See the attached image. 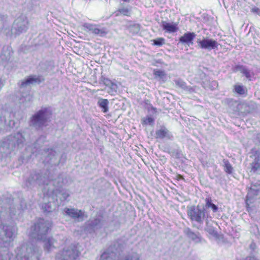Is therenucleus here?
Masks as SVG:
<instances>
[{
	"label": "nucleus",
	"instance_id": "1",
	"mask_svg": "<svg viewBox=\"0 0 260 260\" xmlns=\"http://www.w3.org/2000/svg\"><path fill=\"white\" fill-rule=\"evenodd\" d=\"M246 190L245 204L247 211L249 212L251 210L250 205L255 200H260V183H251L249 186H247Z\"/></svg>",
	"mask_w": 260,
	"mask_h": 260
},
{
	"label": "nucleus",
	"instance_id": "2",
	"mask_svg": "<svg viewBox=\"0 0 260 260\" xmlns=\"http://www.w3.org/2000/svg\"><path fill=\"white\" fill-rule=\"evenodd\" d=\"M51 115L52 113L50 109H42L32 116L31 123L34 126L39 127L45 125Z\"/></svg>",
	"mask_w": 260,
	"mask_h": 260
},
{
	"label": "nucleus",
	"instance_id": "3",
	"mask_svg": "<svg viewBox=\"0 0 260 260\" xmlns=\"http://www.w3.org/2000/svg\"><path fill=\"white\" fill-rule=\"evenodd\" d=\"M29 21L25 15L21 14L14 21L10 35H19L26 31L28 28Z\"/></svg>",
	"mask_w": 260,
	"mask_h": 260
},
{
	"label": "nucleus",
	"instance_id": "4",
	"mask_svg": "<svg viewBox=\"0 0 260 260\" xmlns=\"http://www.w3.org/2000/svg\"><path fill=\"white\" fill-rule=\"evenodd\" d=\"M80 252L75 246H71L64 248L57 253L56 257L58 260H77L79 256Z\"/></svg>",
	"mask_w": 260,
	"mask_h": 260
},
{
	"label": "nucleus",
	"instance_id": "5",
	"mask_svg": "<svg viewBox=\"0 0 260 260\" xmlns=\"http://www.w3.org/2000/svg\"><path fill=\"white\" fill-rule=\"evenodd\" d=\"M187 214L191 221L201 223L205 217V212L199 206H191L187 211Z\"/></svg>",
	"mask_w": 260,
	"mask_h": 260
},
{
	"label": "nucleus",
	"instance_id": "6",
	"mask_svg": "<svg viewBox=\"0 0 260 260\" xmlns=\"http://www.w3.org/2000/svg\"><path fill=\"white\" fill-rule=\"evenodd\" d=\"M197 43L201 49L208 51L217 48L218 44L216 41L208 38H204L202 40H199Z\"/></svg>",
	"mask_w": 260,
	"mask_h": 260
},
{
	"label": "nucleus",
	"instance_id": "7",
	"mask_svg": "<svg viewBox=\"0 0 260 260\" xmlns=\"http://www.w3.org/2000/svg\"><path fill=\"white\" fill-rule=\"evenodd\" d=\"M51 226V223L45 221L44 219L40 218L38 222L35 224L34 230L37 233L46 235Z\"/></svg>",
	"mask_w": 260,
	"mask_h": 260
},
{
	"label": "nucleus",
	"instance_id": "8",
	"mask_svg": "<svg viewBox=\"0 0 260 260\" xmlns=\"http://www.w3.org/2000/svg\"><path fill=\"white\" fill-rule=\"evenodd\" d=\"M83 27L85 31L91 32L94 35H99L101 37H104L107 34L105 28L100 29L95 24L85 23L83 25Z\"/></svg>",
	"mask_w": 260,
	"mask_h": 260
},
{
	"label": "nucleus",
	"instance_id": "9",
	"mask_svg": "<svg viewBox=\"0 0 260 260\" xmlns=\"http://www.w3.org/2000/svg\"><path fill=\"white\" fill-rule=\"evenodd\" d=\"M44 80V79L40 76H30L27 78L21 81L20 88L22 89L31 84H39Z\"/></svg>",
	"mask_w": 260,
	"mask_h": 260
},
{
	"label": "nucleus",
	"instance_id": "10",
	"mask_svg": "<svg viewBox=\"0 0 260 260\" xmlns=\"http://www.w3.org/2000/svg\"><path fill=\"white\" fill-rule=\"evenodd\" d=\"M12 54L11 47L6 46L3 48L2 52L0 54V61L2 64L10 60Z\"/></svg>",
	"mask_w": 260,
	"mask_h": 260
},
{
	"label": "nucleus",
	"instance_id": "11",
	"mask_svg": "<svg viewBox=\"0 0 260 260\" xmlns=\"http://www.w3.org/2000/svg\"><path fill=\"white\" fill-rule=\"evenodd\" d=\"M10 19L7 15L0 14V32L4 30L7 34L9 33L8 30L10 25Z\"/></svg>",
	"mask_w": 260,
	"mask_h": 260
},
{
	"label": "nucleus",
	"instance_id": "12",
	"mask_svg": "<svg viewBox=\"0 0 260 260\" xmlns=\"http://www.w3.org/2000/svg\"><path fill=\"white\" fill-rule=\"evenodd\" d=\"M64 212L66 214L74 219H80L83 220L84 218V214L81 210H78L73 208L70 209L66 208L64 209Z\"/></svg>",
	"mask_w": 260,
	"mask_h": 260
},
{
	"label": "nucleus",
	"instance_id": "13",
	"mask_svg": "<svg viewBox=\"0 0 260 260\" xmlns=\"http://www.w3.org/2000/svg\"><path fill=\"white\" fill-rule=\"evenodd\" d=\"M202 86L206 89L214 90L218 87V83L215 80H212L208 77H206L202 81Z\"/></svg>",
	"mask_w": 260,
	"mask_h": 260
},
{
	"label": "nucleus",
	"instance_id": "14",
	"mask_svg": "<svg viewBox=\"0 0 260 260\" xmlns=\"http://www.w3.org/2000/svg\"><path fill=\"white\" fill-rule=\"evenodd\" d=\"M250 172L253 174L260 175V156L255 157L250 164Z\"/></svg>",
	"mask_w": 260,
	"mask_h": 260
},
{
	"label": "nucleus",
	"instance_id": "15",
	"mask_svg": "<svg viewBox=\"0 0 260 260\" xmlns=\"http://www.w3.org/2000/svg\"><path fill=\"white\" fill-rule=\"evenodd\" d=\"M196 36V35L194 32H188L179 38V42L188 45L192 44L193 43L192 41Z\"/></svg>",
	"mask_w": 260,
	"mask_h": 260
},
{
	"label": "nucleus",
	"instance_id": "16",
	"mask_svg": "<svg viewBox=\"0 0 260 260\" xmlns=\"http://www.w3.org/2000/svg\"><path fill=\"white\" fill-rule=\"evenodd\" d=\"M162 28L169 32H175L178 30L177 24L175 23H168L166 21L161 22Z\"/></svg>",
	"mask_w": 260,
	"mask_h": 260
},
{
	"label": "nucleus",
	"instance_id": "17",
	"mask_svg": "<svg viewBox=\"0 0 260 260\" xmlns=\"http://www.w3.org/2000/svg\"><path fill=\"white\" fill-rule=\"evenodd\" d=\"M174 81L176 85L185 90L188 91L189 92H193L195 91L194 87L187 86L185 82L180 78L176 79Z\"/></svg>",
	"mask_w": 260,
	"mask_h": 260
},
{
	"label": "nucleus",
	"instance_id": "18",
	"mask_svg": "<svg viewBox=\"0 0 260 260\" xmlns=\"http://www.w3.org/2000/svg\"><path fill=\"white\" fill-rule=\"evenodd\" d=\"M98 104L102 108V111L104 113H107L108 111L109 101L108 100L100 99L98 102Z\"/></svg>",
	"mask_w": 260,
	"mask_h": 260
},
{
	"label": "nucleus",
	"instance_id": "19",
	"mask_svg": "<svg viewBox=\"0 0 260 260\" xmlns=\"http://www.w3.org/2000/svg\"><path fill=\"white\" fill-rule=\"evenodd\" d=\"M3 229L5 230L6 237L9 238V239L6 241V242L12 241L13 240V236L14 235V233L10 229V227L8 225H4Z\"/></svg>",
	"mask_w": 260,
	"mask_h": 260
},
{
	"label": "nucleus",
	"instance_id": "20",
	"mask_svg": "<svg viewBox=\"0 0 260 260\" xmlns=\"http://www.w3.org/2000/svg\"><path fill=\"white\" fill-rule=\"evenodd\" d=\"M206 206L208 208H211L213 212H216L218 210V207L215 204L212 203V199L210 197L206 198L205 200Z\"/></svg>",
	"mask_w": 260,
	"mask_h": 260
},
{
	"label": "nucleus",
	"instance_id": "21",
	"mask_svg": "<svg viewBox=\"0 0 260 260\" xmlns=\"http://www.w3.org/2000/svg\"><path fill=\"white\" fill-rule=\"evenodd\" d=\"M234 90L240 95L245 94L247 92V88L242 85H235L234 86Z\"/></svg>",
	"mask_w": 260,
	"mask_h": 260
},
{
	"label": "nucleus",
	"instance_id": "22",
	"mask_svg": "<svg viewBox=\"0 0 260 260\" xmlns=\"http://www.w3.org/2000/svg\"><path fill=\"white\" fill-rule=\"evenodd\" d=\"M223 162L224 171L228 174H232L233 173V168L232 167L229 160H224Z\"/></svg>",
	"mask_w": 260,
	"mask_h": 260
},
{
	"label": "nucleus",
	"instance_id": "23",
	"mask_svg": "<svg viewBox=\"0 0 260 260\" xmlns=\"http://www.w3.org/2000/svg\"><path fill=\"white\" fill-rule=\"evenodd\" d=\"M55 240L52 238H48L46 240V242L45 245V248L47 250V251H49L52 248H54L55 247L53 246V244Z\"/></svg>",
	"mask_w": 260,
	"mask_h": 260
},
{
	"label": "nucleus",
	"instance_id": "24",
	"mask_svg": "<svg viewBox=\"0 0 260 260\" xmlns=\"http://www.w3.org/2000/svg\"><path fill=\"white\" fill-rule=\"evenodd\" d=\"M154 75L156 78H159V79H163L166 77V73L164 71L161 70H154Z\"/></svg>",
	"mask_w": 260,
	"mask_h": 260
},
{
	"label": "nucleus",
	"instance_id": "25",
	"mask_svg": "<svg viewBox=\"0 0 260 260\" xmlns=\"http://www.w3.org/2000/svg\"><path fill=\"white\" fill-rule=\"evenodd\" d=\"M104 84L107 86H109L111 88L114 89L116 87V85L113 83L108 78H104L103 80Z\"/></svg>",
	"mask_w": 260,
	"mask_h": 260
},
{
	"label": "nucleus",
	"instance_id": "26",
	"mask_svg": "<svg viewBox=\"0 0 260 260\" xmlns=\"http://www.w3.org/2000/svg\"><path fill=\"white\" fill-rule=\"evenodd\" d=\"M154 122V119L152 117H147L142 119V124L143 125H151Z\"/></svg>",
	"mask_w": 260,
	"mask_h": 260
},
{
	"label": "nucleus",
	"instance_id": "27",
	"mask_svg": "<svg viewBox=\"0 0 260 260\" xmlns=\"http://www.w3.org/2000/svg\"><path fill=\"white\" fill-rule=\"evenodd\" d=\"M153 44L154 45L160 46L165 44V39L162 38H159L155 40H153Z\"/></svg>",
	"mask_w": 260,
	"mask_h": 260
},
{
	"label": "nucleus",
	"instance_id": "28",
	"mask_svg": "<svg viewBox=\"0 0 260 260\" xmlns=\"http://www.w3.org/2000/svg\"><path fill=\"white\" fill-rule=\"evenodd\" d=\"M242 74H243L249 80H251L252 76L253 75V74L246 68L244 69Z\"/></svg>",
	"mask_w": 260,
	"mask_h": 260
},
{
	"label": "nucleus",
	"instance_id": "29",
	"mask_svg": "<svg viewBox=\"0 0 260 260\" xmlns=\"http://www.w3.org/2000/svg\"><path fill=\"white\" fill-rule=\"evenodd\" d=\"M245 68L246 67L242 65H237L235 66L234 71L235 72L240 71L242 73Z\"/></svg>",
	"mask_w": 260,
	"mask_h": 260
},
{
	"label": "nucleus",
	"instance_id": "30",
	"mask_svg": "<svg viewBox=\"0 0 260 260\" xmlns=\"http://www.w3.org/2000/svg\"><path fill=\"white\" fill-rule=\"evenodd\" d=\"M119 12L121 14H123L124 15H128L129 14V11L128 9L127 8H122L119 10Z\"/></svg>",
	"mask_w": 260,
	"mask_h": 260
},
{
	"label": "nucleus",
	"instance_id": "31",
	"mask_svg": "<svg viewBox=\"0 0 260 260\" xmlns=\"http://www.w3.org/2000/svg\"><path fill=\"white\" fill-rule=\"evenodd\" d=\"M108 253L106 252H104L101 256L100 260H110V257L108 255Z\"/></svg>",
	"mask_w": 260,
	"mask_h": 260
},
{
	"label": "nucleus",
	"instance_id": "32",
	"mask_svg": "<svg viewBox=\"0 0 260 260\" xmlns=\"http://www.w3.org/2000/svg\"><path fill=\"white\" fill-rule=\"evenodd\" d=\"M246 105L245 104H237V109L240 111L241 109L244 107H246Z\"/></svg>",
	"mask_w": 260,
	"mask_h": 260
},
{
	"label": "nucleus",
	"instance_id": "33",
	"mask_svg": "<svg viewBox=\"0 0 260 260\" xmlns=\"http://www.w3.org/2000/svg\"><path fill=\"white\" fill-rule=\"evenodd\" d=\"M176 178H177V179L178 180H181V179H182V180H183V179H184L182 175H180V174H178V175L176 176Z\"/></svg>",
	"mask_w": 260,
	"mask_h": 260
},
{
	"label": "nucleus",
	"instance_id": "34",
	"mask_svg": "<svg viewBox=\"0 0 260 260\" xmlns=\"http://www.w3.org/2000/svg\"><path fill=\"white\" fill-rule=\"evenodd\" d=\"M22 97H23L24 98H27V99H28V100H29L30 99V97L29 94H26V95H25V96L22 95Z\"/></svg>",
	"mask_w": 260,
	"mask_h": 260
},
{
	"label": "nucleus",
	"instance_id": "35",
	"mask_svg": "<svg viewBox=\"0 0 260 260\" xmlns=\"http://www.w3.org/2000/svg\"><path fill=\"white\" fill-rule=\"evenodd\" d=\"M34 233H35V234H36H36H37L38 236H39V235H40V236H41V237H42V234H41V233H37V232H36L35 230H34ZM43 234V235H44V234Z\"/></svg>",
	"mask_w": 260,
	"mask_h": 260
},
{
	"label": "nucleus",
	"instance_id": "36",
	"mask_svg": "<svg viewBox=\"0 0 260 260\" xmlns=\"http://www.w3.org/2000/svg\"><path fill=\"white\" fill-rule=\"evenodd\" d=\"M156 63H162V61H161V60H156Z\"/></svg>",
	"mask_w": 260,
	"mask_h": 260
},
{
	"label": "nucleus",
	"instance_id": "37",
	"mask_svg": "<svg viewBox=\"0 0 260 260\" xmlns=\"http://www.w3.org/2000/svg\"><path fill=\"white\" fill-rule=\"evenodd\" d=\"M165 131H158V133H157V135H158L159 134V133H164Z\"/></svg>",
	"mask_w": 260,
	"mask_h": 260
},
{
	"label": "nucleus",
	"instance_id": "38",
	"mask_svg": "<svg viewBox=\"0 0 260 260\" xmlns=\"http://www.w3.org/2000/svg\"><path fill=\"white\" fill-rule=\"evenodd\" d=\"M258 139H259V145H260V136L258 137Z\"/></svg>",
	"mask_w": 260,
	"mask_h": 260
},
{
	"label": "nucleus",
	"instance_id": "39",
	"mask_svg": "<svg viewBox=\"0 0 260 260\" xmlns=\"http://www.w3.org/2000/svg\"><path fill=\"white\" fill-rule=\"evenodd\" d=\"M45 211H48V212H50V210L48 211V210H47V209H45Z\"/></svg>",
	"mask_w": 260,
	"mask_h": 260
}]
</instances>
